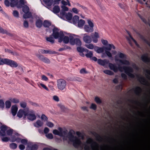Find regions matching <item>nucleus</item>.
<instances>
[{
    "instance_id": "nucleus-1",
    "label": "nucleus",
    "mask_w": 150,
    "mask_h": 150,
    "mask_svg": "<svg viewBox=\"0 0 150 150\" xmlns=\"http://www.w3.org/2000/svg\"><path fill=\"white\" fill-rule=\"evenodd\" d=\"M110 68L112 70L115 72H117L118 70L122 71V69L125 71V73L131 78H134L135 77L134 75L132 73L133 72V69L130 67L123 66L122 67L119 66L117 67L115 64L111 63L109 64Z\"/></svg>"
},
{
    "instance_id": "nucleus-2",
    "label": "nucleus",
    "mask_w": 150,
    "mask_h": 150,
    "mask_svg": "<svg viewBox=\"0 0 150 150\" xmlns=\"http://www.w3.org/2000/svg\"><path fill=\"white\" fill-rule=\"evenodd\" d=\"M68 138L69 141L73 142V146L76 148H78L81 144L80 140L76 136H74L71 131L68 133Z\"/></svg>"
},
{
    "instance_id": "nucleus-3",
    "label": "nucleus",
    "mask_w": 150,
    "mask_h": 150,
    "mask_svg": "<svg viewBox=\"0 0 150 150\" xmlns=\"http://www.w3.org/2000/svg\"><path fill=\"white\" fill-rule=\"evenodd\" d=\"M55 39L58 38H60L61 37H63L64 34L62 31L59 32V29L58 28L54 27L53 29V33L52 34Z\"/></svg>"
},
{
    "instance_id": "nucleus-4",
    "label": "nucleus",
    "mask_w": 150,
    "mask_h": 150,
    "mask_svg": "<svg viewBox=\"0 0 150 150\" xmlns=\"http://www.w3.org/2000/svg\"><path fill=\"white\" fill-rule=\"evenodd\" d=\"M27 118L29 120L33 121L36 119V116L35 114V112L33 110H29L28 107L27 108Z\"/></svg>"
},
{
    "instance_id": "nucleus-5",
    "label": "nucleus",
    "mask_w": 150,
    "mask_h": 150,
    "mask_svg": "<svg viewBox=\"0 0 150 150\" xmlns=\"http://www.w3.org/2000/svg\"><path fill=\"white\" fill-rule=\"evenodd\" d=\"M66 85V81L64 79H60L57 81V86L58 88L61 90H63L65 89Z\"/></svg>"
},
{
    "instance_id": "nucleus-6",
    "label": "nucleus",
    "mask_w": 150,
    "mask_h": 150,
    "mask_svg": "<svg viewBox=\"0 0 150 150\" xmlns=\"http://www.w3.org/2000/svg\"><path fill=\"white\" fill-rule=\"evenodd\" d=\"M70 43L72 45L76 44L78 46H80L81 45V41L79 38L74 39L72 36H70Z\"/></svg>"
},
{
    "instance_id": "nucleus-7",
    "label": "nucleus",
    "mask_w": 150,
    "mask_h": 150,
    "mask_svg": "<svg viewBox=\"0 0 150 150\" xmlns=\"http://www.w3.org/2000/svg\"><path fill=\"white\" fill-rule=\"evenodd\" d=\"M58 129L59 131L57 129H54L53 131V133L55 135H58L60 137H64V135L67 134V131H63L61 127H59Z\"/></svg>"
},
{
    "instance_id": "nucleus-8",
    "label": "nucleus",
    "mask_w": 150,
    "mask_h": 150,
    "mask_svg": "<svg viewBox=\"0 0 150 150\" xmlns=\"http://www.w3.org/2000/svg\"><path fill=\"white\" fill-rule=\"evenodd\" d=\"M5 64L9 66L12 67H16L18 66V64L16 62L6 58L5 59Z\"/></svg>"
},
{
    "instance_id": "nucleus-9",
    "label": "nucleus",
    "mask_w": 150,
    "mask_h": 150,
    "mask_svg": "<svg viewBox=\"0 0 150 150\" xmlns=\"http://www.w3.org/2000/svg\"><path fill=\"white\" fill-rule=\"evenodd\" d=\"M27 108H25V110L22 109H20L17 113V116L21 118L23 115V118H25L27 116Z\"/></svg>"
},
{
    "instance_id": "nucleus-10",
    "label": "nucleus",
    "mask_w": 150,
    "mask_h": 150,
    "mask_svg": "<svg viewBox=\"0 0 150 150\" xmlns=\"http://www.w3.org/2000/svg\"><path fill=\"white\" fill-rule=\"evenodd\" d=\"M141 59L143 62L146 64L150 63V58L148 57L147 53L143 54L141 57Z\"/></svg>"
},
{
    "instance_id": "nucleus-11",
    "label": "nucleus",
    "mask_w": 150,
    "mask_h": 150,
    "mask_svg": "<svg viewBox=\"0 0 150 150\" xmlns=\"http://www.w3.org/2000/svg\"><path fill=\"white\" fill-rule=\"evenodd\" d=\"M0 130V136H6V132L7 129V127L5 125H2L1 126Z\"/></svg>"
},
{
    "instance_id": "nucleus-12",
    "label": "nucleus",
    "mask_w": 150,
    "mask_h": 150,
    "mask_svg": "<svg viewBox=\"0 0 150 150\" xmlns=\"http://www.w3.org/2000/svg\"><path fill=\"white\" fill-rule=\"evenodd\" d=\"M83 40L84 42L87 43H90L92 42V38L91 37L87 35L86 34H84V36L83 37Z\"/></svg>"
},
{
    "instance_id": "nucleus-13",
    "label": "nucleus",
    "mask_w": 150,
    "mask_h": 150,
    "mask_svg": "<svg viewBox=\"0 0 150 150\" xmlns=\"http://www.w3.org/2000/svg\"><path fill=\"white\" fill-rule=\"evenodd\" d=\"M37 57L40 59L45 63L47 64H49L50 63V61L49 59L47 57H45L42 55H38Z\"/></svg>"
},
{
    "instance_id": "nucleus-14",
    "label": "nucleus",
    "mask_w": 150,
    "mask_h": 150,
    "mask_svg": "<svg viewBox=\"0 0 150 150\" xmlns=\"http://www.w3.org/2000/svg\"><path fill=\"white\" fill-rule=\"evenodd\" d=\"M62 41L65 44H67L68 43L69 41H70V38L67 36H65L63 37H61L60 38H59V42H61Z\"/></svg>"
},
{
    "instance_id": "nucleus-15",
    "label": "nucleus",
    "mask_w": 150,
    "mask_h": 150,
    "mask_svg": "<svg viewBox=\"0 0 150 150\" xmlns=\"http://www.w3.org/2000/svg\"><path fill=\"white\" fill-rule=\"evenodd\" d=\"M91 38L92 39L94 43H96L98 42V38H99V36L98 33L95 32L93 35L91 36Z\"/></svg>"
},
{
    "instance_id": "nucleus-16",
    "label": "nucleus",
    "mask_w": 150,
    "mask_h": 150,
    "mask_svg": "<svg viewBox=\"0 0 150 150\" xmlns=\"http://www.w3.org/2000/svg\"><path fill=\"white\" fill-rule=\"evenodd\" d=\"M132 90L134 91V93L137 95L138 96H140L142 89L140 87L137 86L134 89L132 88Z\"/></svg>"
},
{
    "instance_id": "nucleus-17",
    "label": "nucleus",
    "mask_w": 150,
    "mask_h": 150,
    "mask_svg": "<svg viewBox=\"0 0 150 150\" xmlns=\"http://www.w3.org/2000/svg\"><path fill=\"white\" fill-rule=\"evenodd\" d=\"M84 29L87 33H91L93 31V28L90 26L88 25H85L84 26Z\"/></svg>"
},
{
    "instance_id": "nucleus-18",
    "label": "nucleus",
    "mask_w": 150,
    "mask_h": 150,
    "mask_svg": "<svg viewBox=\"0 0 150 150\" xmlns=\"http://www.w3.org/2000/svg\"><path fill=\"white\" fill-rule=\"evenodd\" d=\"M115 60L116 61L119 62L120 63L123 64L129 65L130 64L129 62L126 59L121 60L115 58Z\"/></svg>"
},
{
    "instance_id": "nucleus-19",
    "label": "nucleus",
    "mask_w": 150,
    "mask_h": 150,
    "mask_svg": "<svg viewBox=\"0 0 150 150\" xmlns=\"http://www.w3.org/2000/svg\"><path fill=\"white\" fill-rule=\"evenodd\" d=\"M18 110L17 107L16 105H13L11 108V112L12 115L13 116H15Z\"/></svg>"
},
{
    "instance_id": "nucleus-20",
    "label": "nucleus",
    "mask_w": 150,
    "mask_h": 150,
    "mask_svg": "<svg viewBox=\"0 0 150 150\" xmlns=\"http://www.w3.org/2000/svg\"><path fill=\"white\" fill-rule=\"evenodd\" d=\"M98 63L99 64L104 66L105 64H107L108 63V61L106 60H102L100 59H98Z\"/></svg>"
},
{
    "instance_id": "nucleus-21",
    "label": "nucleus",
    "mask_w": 150,
    "mask_h": 150,
    "mask_svg": "<svg viewBox=\"0 0 150 150\" xmlns=\"http://www.w3.org/2000/svg\"><path fill=\"white\" fill-rule=\"evenodd\" d=\"M42 25H43V23L42 20L40 19L36 20L35 22V25L37 28H40L41 27Z\"/></svg>"
},
{
    "instance_id": "nucleus-22",
    "label": "nucleus",
    "mask_w": 150,
    "mask_h": 150,
    "mask_svg": "<svg viewBox=\"0 0 150 150\" xmlns=\"http://www.w3.org/2000/svg\"><path fill=\"white\" fill-rule=\"evenodd\" d=\"M91 133L92 134L95 136L96 139V140L97 141H100L103 140V138L101 137L98 134H97L96 132H92Z\"/></svg>"
},
{
    "instance_id": "nucleus-23",
    "label": "nucleus",
    "mask_w": 150,
    "mask_h": 150,
    "mask_svg": "<svg viewBox=\"0 0 150 150\" xmlns=\"http://www.w3.org/2000/svg\"><path fill=\"white\" fill-rule=\"evenodd\" d=\"M107 45L108 46L107 47H105V50L108 51L110 50L112 48L113 49H115V47L112 44H108Z\"/></svg>"
},
{
    "instance_id": "nucleus-24",
    "label": "nucleus",
    "mask_w": 150,
    "mask_h": 150,
    "mask_svg": "<svg viewBox=\"0 0 150 150\" xmlns=\"http://www.w3.org/2000/svg\"><path fill=\"white\" fill-rule=\"evenodd\" d=\"M72 20L73 23L74 25H76L79 20V17L78 16L75 15L73 17Z\"/></svg>"
},
{
    "instance_id": "nucleus-25",
    "label": "nucleus",
    "mask_w": 150,
    "mask_h": 150,
    "mask_svg": "<svg viewBox=\"0 0 150 150\" xmlns=\"http://www.w3.org/2000/svg\"><path fill=\"white\" fill-rule=\"evenodd\" d=\"M53 12L54 13H59L60 11V8L58 5L54 6L53 8Z\"/></svg>"
},
{
    "instance_id": "nucleus-26",
    "label": "nucleus",
    "mask_w": 150,
    "mask_h": 150,
    "mask_svg": "<svg viewBox=\"0 0 150 150\" xmlns=\"http://www.w3.org/2000/svg\"><path fill=\"white\" fill-rule=\"evenodd\" d=\"M85 23V21L84 20L81 19L79 20L77 22L78 26L79 28L82 27Z\"/></svg>"
},
{
    "instance_id": "nucleus-27",
    "label": "nucleus",
    "mask_w": 150,
    "mask_h": 150,
    "mask_svg": "<svg viewBox=\"0 0 150 150\" xmlns=\"http://www.w3.org/2000/svg\"><path fill=\"white\" fill-rule=\"evenodd\" d=\"M77 51L80 53H82L84 51L88 52V50L84 48H82L81 47H77Z\"/></svg>"
},
{
    "instance_id": "nucleus-28",
    "label": "nucleus",
    "mask_w": 150,
    "mask_h": 150,
    "mask_svg": "<svg viewBox=\"0 0 150 150\" xmlns=\"http://www.w3.org/2000/svg\"><path fill=\"white\" fill-rule=\"evenodd\" d=\"M51 25V23L46 20L44 21L43 23V25L45 28L49 27Z\"/></svg>"
},
{
    "instance_id": "nucleus-29",
    "label": "nucleus",
    "mask_w": 150,
    "mask_h": 150,
    "mask_svg": "<svg viewBox=\"0 0 150 150\" xmlns=\"http://www.w3.org/2000/svg\"><path fill=\"white\" fill-rule=\"evenodd\" d=\"M45 4L47 6H50L52 4L53 0H43Z\"/></svg>"
},
{
    "instance_id": "nucleus-30",
    "label": "nucleus",
    "mask_w": 150,
    "mask_h": 150,
    "mask_svg": "<svg viewBox=\"0 0 150 150\" xmlns=\"http://www.w3.org/2000/svg\"><path fill=\"white\" fill-rule=\"evenodd\" d=\"M18 2V0H11L10 3L11 6L12 7H14L17 5Z\"/></svg>"
},
{
    "instance_id": "nucleus-31",
    "label": "nucleus",
    "mask_w": 150,
    "mask_h": 150,
    "mask_svg": "<svg viewBox=\"0 0 150 150\" xmlns=\"http://www.w3.org/2000/svg\"><path fill=\"white\" fill-rule=\"evenodd\" d=\"M86 143L88 144H92L93 143L95 146H98V144L96 142H94L93 139L91 138H89L86 141Z\"/></svg>"
},
{
    "instance_id": "nucleus-32",
    "label": "nucleus",
    "mask_w": 150,
    "mask_h": 150,
    "mask_svg": "<svg viewBox=\"0 0 150 150\" xmlns=\"http://www.w3.org/2000/svg\"><path fill=\"white\" fill-rule=\"evenodd\" d=\"M22 11L25 13H27L29 11V8L27 5H25L23 6Z\"/></svg>"
},
{
    "instance_id": "nucleus-33",
    "label": "nucleus",
    "mask_w": 150,
    "mask_h": 150,
    "mask_svg": "<svg viewBox=\"0 0 150 150\" xmlns=\"http://www.w3.org/2000/svg\"><path fill=\"white\" fill-rule=\"evenodd\" d=\"M137 77L138 79V80L140 82H142L144 83H145L146 82H147L145 78L143 77H139L138 75H137Z\"/></svg>"
},
{
    "instance_id": "nucleus-34",
    "label": "nucleus",
    "mask_w": 150,
    "mask_h": 150,
    "mask_svg": "<svg viewBox=\"0 0 150 150\" xmlns=\"http://www.w3.org/2000/svg\"><path fill=\"white\" fill-rule=\"evenodd\" d=\"M52 36V35H50L49 37L47 38L46 39L47 41L50 42L52 44L54 43V40Z\"/></svg>"
},
{
    "instance_id": "nucleus-35",
    "label": "nucleus",
    "mask_w": 150,
    "mask_h": 150,
    "mask_svg": "<svg viewBox=\"0 0 150 150\" xmlns=\"http://www.w3.org/2000/svg\"><path fill=\"white\" fill-rule=\"evenodd\" d=\"M66 18L68 20L70 21L71 20L72 18V14L69 12L67 13L65 16Z\"/></svg>"
},
{
    "instance_id": "nucleus-36",
    "label": "nucleus",
    "mask_w": 150,
    "mask_h": 150,
    "mask_svg": "<svg viewBox=\"0 0 150 150\" xmlns=\"http://www.w3.org/2000/svg\"><path fill=\"white\" fill-rule=\"evenodd\" d=\"M0 33L3 34H6L7 35H11V34L8 33L7 30H4L3 28L0 27Z\"/></svg>"
},
{
    "instance_id": "nucleus-37",
    "label": "nucleus",
    "mask_w": 150,
    "mask_h": 150,
    "mask_svg": "<svg viewBox=\"0 0 150 150\" xmlns=\"http://www.w3.org/2000/svg\"><path fill=\"white\" fill-rule=\"evenodd\" d=\"M117 55L121 59H126L127 58L126 55L121 52L118 53L117 54Z\"/></svg>"
},
{
    "instance_id": "nucleus-38",
    "label": "nucleus",
    "mask_w": 150,
    "mask_h": 150,
    "mask_svg": "<svg viewBox=\"0 0 150 150\" xmlns=\"http://www.w3.org/2000/svg\"><path fill=\"white\" fill-rule=\"evenodd\" d=\"M32 16V14L30 12H28L27 13H25L23 15V17L25 18H29Z\"/></svg>"
},
{
    "instance_id": "nucleus-39",
    "label": "nucleus",
    "mask_w": 150,
    "mask_h": 150,
    "mask_svg": "<svg viewBox=\"0 0 150 150\" xmlns=\"http://www.w3.org/2000/svg\"><path fill=\"white\" fill-rule=\"evenodd\" d=\"M17 145L15 143H12L10 144V148L12 149H15L17 147Z\"/></svg>"
},
{
    "instance_id": "nucleus-40",
    "label": "nucleus",
    "mask_w": 150,
    "mask_h": 150,
    "mask_svg": "<svg viewBox=\"0 0 150 150\" xmlns=\"http://www.w3.org/2000/svg\"><path fill=\"white\" fill-rule=\"evenodd\" d=\"M36 123L37 125V126H36L35 125V126L37 127H41L42 126V125H43V122H41L40 120H38L37 121Z\"/></svg>"
},
{
    "instance_id": "nucleus-41",
    "label": "nucleus",
    "mask_w": 150,
    "mask_h": 150,
    "mask_svg": "<svg viewBox=\"0 0 150 150\" xmlns=\"http://www.w3.org/2000/svg\"><path fill=\"white\" fill-rule=\"evenodd\" d=\"M103 72L105 74L110 75H113L114 73L110 70H106L104 71Z\"/></svg>"
},
{
    "instance_id": "nucleus-42",
    "label": "nucleus",
    "mask_w": 150,
    "mask_h": 150,
    "mask_svg": "<svg viewBox=\"0 0 150 150\" xmlns=\"http://www.w3.org/2000/svg\"><path fill=\"white\" fill-rule=\"evenodd\" d=\"M85 46L90 49H93L94 48V45L92 44H89L88 45H86Z\"/></svg>"
},
{
    "instance_id": "nucleus-43",
    "label": "nucleus",
    "mask_w": 150,
    "mask_h": 150,
    "mask_svg": "<svg viewBox=\"0 0 150 150\" xmlns=\"http://www.w3.org/2000/svg\"><path fill=\"white\" fill-rule=\"evenodd\" d=\"M5 105L6 108H9L11 106V103L9 101H6L5 102Z\"/></svg>"
},
{
    "instance_id": "nucleus-44",
    "label": "nucleus",
    "mask_w": 150,
    "mask_h": 150,
    "mask_svg": "<svg viewBox=\"0 0 150 150\" xmlns=\"http://www.w3.org/2000/svg\"><path fill=\"white\" fill-rule=\"evenodd\" d=\"M30 148L31 150H37L38 148V146L36 144H33Z\"/></svg>"
},
{
    "instance_id": "nucleus-45",
    "label": "nucleus",
    "mask_w": 150,
    "mask_h": 150,
    "mask_svg": "<svg viewBox=\"0 0 150 150\" xmlns=\"http://www.w3.org/2000/svg\"><path fill=\"white\" fill-rule=\"evenodd\" d=\"M10 100L11 102L15 103H18L19 102V99L16 98H12Z\"/></svg>"
},
{
    "instance_id": "nucleus-46",
    "label": "nucleus",
    "mask_w": 150,
    "mask_h": 150,
    "mask_svg": "<svg viewBox=\"0 0 150 150\" xmlns=\"http://www.w3.org/2000/svg\"><path fill=\"white\" fill-rule=\"evenodd\" d=\"M6 133L8 135H11L13 133V129H10L7 130L6 131Z\"/></svg>"
},
{
    "instance_id": "nucleus-47",
    "label": "nucleus",
    "mask_w": 150,
    "mask_h": 150,
    "mask_svg": "<svg viewBox=\"0 0 150 150\" xmlns=\"http://www.w3.org/2000/svg\"><path fill=\"white\" fill-rule=\"evenodd\" d=\"M20 105L23 108H26L27 103L24 101H22L20 103Z\"/></svg>"
},
{
    "instance_id": "nucleus-48",
    "label": "nucleus",
    "mask_w": 150,
    "mask_h": 150,
    "mask_svg": "<svg viewBox=\"0 0 150 150\" xmlns=\"http://www.w3.org/2000/svg\"><path fill=\"white\" fill-rule=\"evenodd\" d=\"M95 100L97 103L100 104L102 103V101L98 97H95Z\"/></svg>"
},
{
    "instance_id": "nucleus-49",
    "label": "nucleus",
    "mask_w": 150,
    "mask_h": 150,
    "mask_svg": "<svg viewBox=\"0 0 150 150\" xmlns=\"http://www.w3.org/2000/svg\"><path fill=\"white\" fill-rule=\"evenodd\" d=\"M86 57L88 58H91L93 56V53L91 51H90L88 53L85 55Z\"/></svg>"
},
{
    "instance_id": "nucleus-50",
    "label": "nucleus",
    "mask_w": 150,
    "mask_h": 150,
    "mask_svg": "<svg viewBox=\"0 0 150 150\" xmlns=\"http://www.w3.org/2000/svg\"><path fill=\"white\" fill-rule=\"evenodd\" d=\"M13 16L15 17L18 18L19 17V13L17 11H13Z\"/></svg>"
},
{
    "instance_id": "nucleus-51",
    "label": "nucleus",
    "mask_w": 150,
    "mask_h": 150,
    "mask_svg": "<svg viewBox=\"0 0 150 150\" xmlns=\"http://www.w3.org/2000/svg\"><path fill=\"white\" fill-rule=\"evenodd\" d=\"M87 21L88 23V25L90 26L93 28L94 27V24L93 22L91 21V19H88L87 20Z\"/></svg>"
},
{
    "instance_id": "nucleus-52",
    "label": "nucleus",
    "mask_w": 150,
    "mask_h": 150,
    "mask_svg": "<svg viewBox=\"0 0 150 150\" xmlns=\"http://www.w3.org/2000/svg\"><path fill=\"white\" fill-rule=\"evenodd\" d=\"M76 134L79 137H81L82 139H84L83 136L80 132L79 131H77L76 132Z\"/></svg>"
},
{
    "instance_id": "nucleus-53",
    "label": "nucleus",
    "mask_w": 150,
    "mask_h": 150,
    "mask_svg": "<svg viewBox=\"0 0 150 150\" xmlns=\"http://www.w3.org/2000/svg\"><path fill=\"white\" fill-rule=\"evenodd\" d=\"M6 58H2L0 57V65L5 64Z\"/></svg>"
},
{
    "instance_id": "nucleus-54",
    "label": "nucleus",
    "mask_w": 150,
    "mask_h": 150,
    "mask_svg": "<svg viewBox=\"0 0 150 150\" xmlns=\"http://www.w3.org/2000/svg\"><path fill=\"white\" fill-rule=\"evenodd\" d=\"M46 125L50 127H52L54 126V124L50 122H48L46 123Z\"/></svg>"
},
{
    "instance_id": "nucleus-55",
    "label": "nucleus",
    "mask_w": 150,
    "mask_h": 150,
    "mask_svg": "<svg viewBox=\"0 0 150 150\" xmlns=\"http://www.w3.org/2000/svg\"><path fill=\"white\" fill-rule=\"evenodd\" d=\"M4 107V103L2 100H0V107L3 108Z\"/></svg>"
},
{
    "instance_id": "nucleus-56",
    "label": "nucleus",
    "mask_w": 150,
    "mask_h": 150,
    "mask_svg": "<svg viewBox=\"0 0 150 150\" xmlns=\"http://www.w3.org/2000/svg\"><path fill=\"white\" fill-rule=\"evenodd\" d=\"M101 41L102 44L105 45H107L108 44V41L106 40H104L103 39H101Z\"/></svg>"
},
{
    "instance_id": "nucleus-57",
    "label": "nucleus",
    "mask_w": 150,
    "mask_h": 150,
    "mask_svg": "<svg viewBox=\"0 0 150 150\" xmlns=\"http://www.w3.org/2000/svg\"><path fill=\"white\" fill-rule=\"evenodd\" d=\"M41 119L44 121H47L48 119L47 117L44 114L42 115Z\"/></svg>"
},
{
    "instance_id": "nucleus-58",
    "label": "nucleus",
    "mask_w": 150,
    "mask_h": 150,
    "mask_svg": "<svg viewBox=\"0 0 150 150\" xmlns=\"http://www.w3.org/2000/svg\"><path fill=\"white\" fill-rule=\"evenodd\" d=\"M90 108L93 109L94 110H95L96 109L97 106L96 104L92 103L91 106Z\"/></svg>"
},
{
    "instance_id": "nucleus-59",
    "label": "nucleus",
    "mask_w": 150,
    "mask_h": 150,
    "mask_svg": "<svg viewBox=\"0 0 150 150\" xmlns=\"http://www.w3.org/2000/svg\"><path fill=\"white\" fill-rule=\"evenodd\" d=\"M17 137L15 135H12L11 137V139L12 142H14L16 141Z\"/></svg>"
},
{
    "instance_id": "nucleus-60",
    "label": "nucleus",
    "mask_w": 150,
    "mask_h": 150,
    "mask_svg": "<svg viewBox=\"0 0 150 150\" xmlns=\"http://www.w3.org/2000/svg\"><path fill=\"white\" fill-rule=\"evenodd\" d=\"M1 140L3 142H7L9 140V139L8 137H5L1 138Z\"/></svg>"
},
{
    "instance_id": "nucleus-61",
    "label": "nucleus",
    "mask_w": 150,
    "mask_h": 150,
    "mask_svg": "<svg viewBox=\"0 0 150 150\" xmlns=\"http://www.w3.org/2000/svg\"><path fill=\"white\" fill-rule=\"evenodd\" d=\"M46 137L49 139H52L53 138V137L52 133H49L46 135Z\"/></svg>"
},
{
    "instance_id": "nucleus-62",
    "label": "nucleus",
    "mask_w": 150,
    "mask_h": 150,
    "mask_svg": "<svg viewBox=\"0 0 150 150\" xmlns=\"http://www.w3.org/2000/svg\"><path fill=\"white\" fill-rule=\"evenodd\" d=\"M21 142L23 144L26 145L27 144L28 140L25 139H22Z\"/></svg>"
},
{
    "instance_id": "nucleus-63",
    "label": "nucleus",
    "mask_w": 150,
    "mask_h": 150,
    "mask_svg": "<svg viewBox=\"0 0 150 150\" xmlns=\"http://www.w3.org/2000/svg\"><path fill=\"white\" fill-rule=\"evenodd\" d=\"M98 50L97 51V53H102L103 52L104 50V49L102 47H98Z\"/></svg>"
},
{
    "instance_id": "nucleus-64",
    "label": "nucleus",
    "mask_w": 150,
    "mask_h": 150,
    "mask_svg": "<svg viewBox=\"0 0 150 150\" xmlns=\"http://www.w3.org/2000/svg\"><path fill=\"white\" fill-rule=\"evenodd\" d=\"M42 80L44 81H47L48 80V78L45 75H42Z\"/></svg>"
}]
</instances>
